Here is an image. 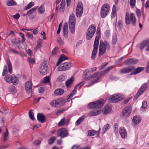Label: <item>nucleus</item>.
<instances>
[{"label": "nucleus", "mask_w": 149, "mask_h": 149, "mask_svg": "<svg viewBox=\"0 0 149 149\" xmlns=\"http://www.w3.org/2000/svg\"><path fill=\"white\" fill-rule=\"evenodd\" d=\"M104 103V100L102 99L89 103L88 105V108L92 109V110L90 111L91 116H96L100 114L101 113L100 108L103 106Z\"/></svg>", "instance_id": "1"}, {"label": "nucleus", "mask_w": 149, "mask_h": 149, "mask_svg": "<svg viewBox=\"0 0 149 149\" xmlns=\"http://www.w3.org/2000/svg\"><path fill=\"white\" fill-rule=\"evenodd\" d=\"M111 47L107 41L101 40L100 42L98 56H101L105 52L106 50H109Z\"/></svg>", "instance_id": "2"}, {"label": "nucleus", "mask_w": 149, "mask_h": 149, "mask_svg": "<svg viewBox=\"0 0 149 149\" xmlns=\"http://www.w3.org/2000/svg\"><path fill=\"white\" fill-rule=\"evenodd\" d=\"M131 21V24L133 26L136 25V19L135 16L133 13H131L130 15L128 12H127L125 15V23L127 24H129Z\"/></svg>", "instance_id": "3"}, {"label": "nucleus", "mask_w": 149, "mask_h": 149, "mask_svg": "<svg viewBox=\"0 0 149 149\" xmlns=\"http://www.w3.org/2000/svg\"><path fill=\"white\" fill-rule=\"evenodd\" d=\"M75 16L74 14H72L70 16L69 26L70 30L72 34L74 33L75 32Z\"/></svg>", "instance_id": "4"}, {"label": "nucleus", "mask_w": 149, "mask_h": 149, "mask_svg": "<svg viewBox=\"0 0 149 149\" xmlns=\"http://www.w3.org/2000/svg\"><path fill=\"white\" fill-rule=\"evenodd\" d=\"M96 26L95 24L91 25L88 29L86 35V39L90 40L94 35L96 31Z\"/></svg>", "instance_id": "5"}, {"label": "nucleus", "mask_w": 149, "mask_h": 149, "mask_svg": "<svg viewBox=\"0 0 149 149\" xmlns=\"http://www.w3.org/2000/svg\"><path fill=\"white\" fill-rule=\"evenodd\" d=\"M99 39V37L98 36H97L95 38L94 41L93 45V49L92 51L91 56V58L93 59H94L96 56L97 49L98 47Z\"/></svg>", "instance_id": "6"}, {"label": "nucleus", "mask_w": 149, "mask_h": 149, "mask_svg": "<svg viewBox=\"0 0 149 149\" xmlns=\"http://www.w3.org/2000/svg\"><path fill=\"white\" fill-rule=\"evenodd\" d=\"M110 9L109 5L108 3L104 4L101 7L100 15L102 18L105 17L108 14Z\"/></svg>", "instance_id": "7"}, {"label": "nucleus", "mask_w": 149, "mask_h": 149, "mask_svg": "<svg viewBox=\"0 0 149 149\" xmlns=\"http://www.w3.org/2000/svg\"><path fill=\"white\" fill-rule=\"evenodd\" d=\"M132 111L131 107L127 106L125 107L120 113L121 116L125 118H127L130 115Z\"/></svg>", "instance_id": "8"}, {"label": "nucleus", "mask_w": 149, "mask_h": 149, "mask_svg": "<svg viewBox=\"0 0 149 149\" xmlns=\"http://www.w3.org/2000/svg\"><path fill=\"white\" fill-rule=\"evenodd\" d=\"M47 63V61H44L40 65L39 72L42 75H45L47 73L48 67Z\"/></svg>", "instance_id": "9"}, {"label": "nucleus", "mask_w": 149, "mask_h": 149, "mask_svg": "<svg viewBox=\"0 0 149 149\" xmlns=\"http://www.w3.org/2000/svg\"><path fill=\"white\" fill-rule=\"evenodd\" d=\"M65 0H62L60 4L59 8V6L56 5V8L55 9V12L56 13H59L62 14L65 10Z\"/></svg>", "instance_id": "10"}, {"label": "nucleus", "mask_w": 149, "mask_h": 149, "mask_svg": "<svg viewBox=\"0 0 149 149\" xmlns=\"http://www.w3.org/2000/svg\"><path fill=\"white\" fill-rule=\"evenodd\" d=\"M83 11V5L81 2H79L77 6L76 15L77 17H80L82 15Z\"/></svg>", "instance_id": "11"}, {"label": "nucleus", "mask_w": 149, "mask_h": 149, "mask_svg": "<svg viewBox=\"0 0 149 149\" xmlns=\"http://www.w3.org/2000/svg\"><path fill=\"white\" fill-rule=\"evenodd\" d=\"M147 87V84L146 83L143 84L135 96L134 99H137L145 91Z\"/></svg>", "instance_id": "12"}, {"label": "nucleus", "mask_w": 149, "mask_h": 149, "mask_svg": "<svg viewBox=\"0 0 149 149\" xmlns=\"http://www.w3.org/2000/svg\"><path fill=\"white\" fill-rule=\"evenodd\" d=\"M70 68V63L66 62L62 64L57 69L59 71H63L69 69Z\"/></svg>", "instance_id": "13"}, {"label": "nucleus", "mask_w": 149, "mask_h": 149, "mask_svg": "<svg viewBox=\"0 0 149 149\" xmlns=\"http://www.w3.org/2000/svg\"><path fill=\"white\" fill-rule=\"evenodd\" d=\"M123 97L119 95L111 96L109 98V102H110L116 103L122 100Z\"/></svg>", "instance_id": "14"}, {"label": "nucleus", "mask_w": 149, "mask_h": 149, "mask_svg": "<svg viewBox=\"0 0 149 149\" xmlns=\"http://www.w3.org/2000/svg\"><path fill=\"white\" fill-rule=\"evenodd\" d=\"M134 70V66H130L120 69V72L122 74H126L133 72Z\"/></svg>", "instance_id": "15"}, {"label": "nucleus", "mask_w": 149, "mask_h": 149, "mask_svg": "<svg viewBox=\"0 0 149 149\" xmlns=\"http://www.w3.org/2000/svg\"><path fill=\"white\" fill-rule=\"evenodd\" d=\"M68 135V134L65 129L62 128L59 129L57 132V136H60L61 138H63L66 137Z\"/></svg>", "instance_id": "16"}, {"label": "nucleus", "mask_w": 149, "mask_h": 149, "mask_svg": "<svg viewBox=\"0 0 149 149\" xmlns=\"http://www.w3.org/2000/svg\"><path fill=\"white\" fill-rule=\"evenodd\" d=\"M33 85L31 82L28 81L26 82L25 86V89L28 93H30L32 90Z\"/></svg>", "instance_id": "17"}, {"label": "nucleus", "mask_w": 149, "mask_h": 149, "mask_svg": "<svg viewBox=\"0 0 149 149\" xmlns=\"http://www.w3.org/2000/svg\"><path fill=\"white\" fill-rule=\"evenodd\" d=\"M138 62L137 59L130 58L127 59L124 62V63L125 65H134L137 63Z\"/></svg>", "instance_id": "18"}, {"label": "nucleus", "mask_w": 149, "mask_h": 149, "mask_svg": "<svg viewBox=\"0 0 149 149\" xmlns=\"http://www.w3.org/2000/svg\"><path fill=\"white\" fill-rule=\"evenodd\" d=\"M63 100L61 99H59L52 101L50 103V105L54 107H58L62 104Z\"/></svg>", "instance_id": "19"}, {"label": "nucleus", "mask_w": 149, "mask_h": 149, "mask_svg": "<svg viewBox=\"0 0 149 149\" xmlns=\"http://www.w3.org/2000/svg\"><path fill=\"white\" fill-rule=\"evenodd\" d=\"M101 77L100 73L99 72L94 73L92 75L90 79L92 78H95V79L91 82V84L93 85L94 84L97 82L99 78Z\"/></svg>", "instance_id": "20"}, {"label": "nucleus", "mask_w": 149, "mask_h": 149, "mask_svg": "<svg viewBox=\"0 0 149 149\" xmlns=\"http://www.w3.org/2000/svg\"><path fill=\"white\" fill-rule=\"evenodd\" d=\"M119 133L121 137L123 138H125L127 136V131L125 128L123 127H121L119 128Z\"/></svg>", "instance_id": "21"}, {"label": "nucleus", "mask_w": 149, "mask_h": 149, "mask_svg": "<svg viewBox=\"0 0 149 149\" xmlns=\"http://www.w3.org/2000/svg\"><path fill=\"white\" fill-rule=\"evenodd\" d=\"M36 10V8H33L27 12L26 15L28 16L29 18L31 19L34 18V16L32 15L34 13Z\"/></svg>", "instance_id": "22"}, {"label": "nucleus", "mask_w": 149, "mask_h": 149, "mask_svg": "<svg viewBox=\"0 0 149 149\" xmlns=\"http://www.w3.org/2000/svg\"><path fill=\"white\" fill-rule=\"evenodd\" d=\"M37 120L41 123H43L45 121V117L42 113H38L37 116Z\"/></svg>", "instance_id": "23"}, {"label": "nucleus", "mask_w": 149, "mask_h": 149, "mask_svg": "<svg viewBox=\"0 0 149 149\" xmlns=\"http://www.w3.org/2000/svg\"><path fill=\"white\" fill-rule=\"evenodd\" d=\"M63 31L64 36L66 38H67V35L68 33V28L67 23L64 24L63 27Z\"/></svg>", "instance_id": "24"}, {"label": "nucleus", "mask_w": 149, "mask_h": 149, "mask_svg": "<svg viewBox=\"0 0 149 149\" xmlns=\"http://www.w3.org/2000/svg\"><path fill=\"white\" fill-rule=\"evenodd\" d=\"M145 69L144 67H139L136 69L134 68V70L133 72L131 73V75H134L137 74L143 71Z\"/></svg>", "instance_id": "25"}, {"label": "nucleus", "mask_w": 149, "mask_h": 149, "mask_svg": "<svg viewBox=\"0 0 149 149\" xmlns=\"http://www.w3.org/2000/svg\"><path fill=\"white\" fill-rule=\"evenodd\" d=\"M11 83L15 85H17L19 82V79L17 77L14 75L11 76Z\"/></svg>", "instance_id": "26"}, {"label": "nucleus", "mask_w": 149, "mask_h": 149, "mask_svg": "<svg viewBox=\"0 0 149 149\" xmlns=\"http://www.w3.org/2000/svg\"><path fill=\"white\" fill-rule=\"evenodd\" d=\"M6 63L8 68L9 72L11 74L12 72V68L11 63L9 59H7L6 61Z\"/></svg>", "instance_id": "27"}, {"label": "nucleus", "mask_w": 149, "mask_h": 149, "mask_svg": "<svg viewBox=\"0 0 149 149\" xmlns=\"http://www.w3.org/2000/svg\"><path fill=\"white\" fill-rule=\"evenodd\" d=\"M69 121V119L65 120L64 118H63L58 123V126L59 127L61 126L64 125L66 123L68 124Z\"/></svg>", "instance_id": "28"}, {"label": "nucleus", "mask_w": 149, "mask_h": 149, "mask_svg": "<svg viewBox=\"0 0 149 149\" xmlns=\"http://www.w3.org/2000/svg\"><path fill=\"white\" fill-rule=\"evenodd\" d=\"M67 58L63 54H62L60 56L58 61L56 64L57 66H58L59 64L61 63L63 61H65L67 59Z\"/></svg>", "instance_id": "29"}, {"label": "nucleus", "mask_w": 149, "mask_h": 149, "mask_svg": "<svg viewBox=\"0 0 149 149\" xmlns=\"http://www.w3.org/2000/svg\"><path fill=\"white\" fill-rule=\"evenodd\" d=\"M9 91L12 93H17V90L15 86L10 85L8 88Z\"/></svg>", "instance_id": "30"}, {"label": "nucleus", "mask_w": 149, "mask_h": 149, "mask_svg": "<svg viewBox=\"0 0 149 149\" xmlns=\"http://www.w3.org/2000/svg\"><path fill=\"white\" fill-rule=\"evenodd\" d=\"M141 119L139 117L135 116L133 118L132 121L134 124L136 125L138 124L141 122Z\"/></svg>", "instance_id": "31"}, {"label": "nucleus", "mask_w": 149, "mask_h": 149, "mask_svg": "<svg viewBox=\"0 0 149 149\" xmlns=\"http://www.w3.org/2000/svg\"><path fill=\"white\" fill-rule=\"evenodd\" d=\"M66 75L64 74L60 75L58 78V80L60 82L64 81L66 78Z\"/></svg>", "instance_id": "32"}, {"label": "nucleus", "mask_w": 149, "mask_h": 149, "mask_svg": "<svg viewBox=\"0 0 149 149\" xmlns=\"http://www.w3.org/2000/svg\"><path fill=\"white\" fill-rule=\"evenodd\" d=\"M64 92V90L61 88L57 89L54 91V93L58 95H61Z\"/></svg>", "instance_id": "33"}, {"label": "nucleus", "mask_w": 149, "mask_h": 149, "mask_svg": "<svg viewBox=\"0 0 149 149\" xmlns=\"http://www.w3.org/2000/svg\"><path fill=\"white\" fill-rule=\"evenodd\" d=\"M116 14V8L115 5L113 6L112 11L111 14V17L112 18H114Z\"/></svg>", "instance_id": "34"}, {"label": "nucleus", "mask_w": 149, "mask_h": 149, "mask_svg": "<svg viewBox=\"0 0 149 149\" xmlns=\"http://www.w3.org/2000/svg\"><path fill=\"white\" fill-rule=\"evenodd\" d=\"M86 116L85 115H83L81 117H80L76 121V124L77 125H79L84 120Z\"/></svg>", "instance_id": "35"}, {"label": "nucleus", "mask_w": 149, "mask_h": 149, "mask_svg": "<svg viewBox=\"0 0 149 149\" xmlns=\"http://www.w3.org/2000/svg\"><path fill=\"white\" fill-rule=\"evenodd\" d=\"M74 80V78L72 77L70 78L67 80L65 82V85L67 87H69Z\"/></svg>", "instance_id": "36"}, {"label": "nucleus", "mask_w": 149, "mask_h": 149, "mask_svg": "<svg viewBox=\"0 0 149 149\" xmlns=\"http://www.w3.org/2000/svg\"><path fill=\"white\" fill-rule=\"evenodd\" d=\"M89 72L88 70H86L84 72L83 75V77L87 80H89V76L88 74Z\"/></svg>", "instance_id": "37"}, {"label": "nucleus", "mask_w": 149, "mask_h": 149, "mask_svg": "<svg viewBox=\"0 0 149 149\" xmlns=\"http://www.w3.org/2000/svg\"><path fill=\"white\" fill-rule=\"evenodd\" d=\"M148 44V40H145L142 42L140 45V48L142 50Z\"/></svg>", "instance_id": "38"}, {"label": "nucleus", "mask_w": 149, "mask_h": 149, "mask_svg": "<svg viewBox=\"0 0 149 149\" xmlns=\"http://www.w3.org/2000/svg\"><path fill=\"white\" fill-rule=\"evenodd\" d=\"M111 111V109L110 106L106 105L105 107V109L104 111V113L106 114L110 112Z\"/></svg>", "instance_id": "39"}, {"label": "nucleus", "mask_w": 149, "mask_h": 149, "mask_svg": "<svg viewBox=\"0 0 149 149\" xmlns=\"http://www.w3.org/2000/svg\"><path fill=\"white\" fill-rule=\"evenodd\" d=\"M4 80L9 84L11 83V76L10 75H7L4 78Z\"/></svg>", "instance_id": "40"}, {"label": "nucleus", "mask_w": 149, "mask_h": 149, "mask_svg": "<svg viewBox=\"0 0 149 149\" xmlns=\"http://www.w3.org/2000/svg\"><path fill=\"white\" fill-rule=\"evenodd\" d=\"M110 126L109 124H107L104 125L102 127V130L103 133H104L107 130L110 128Z\"/></svg>", "instance_id": "41"}, {"label": "nucleus", "mask_w": 149, "mask_h": 149, "mask_svg": "<svg viewBox=\"0 0 149 149\" xmlns=\"http://www.w3.org/2000/svg\"><path fill=\"white\" fill-rule=\"evenodd\" d=\"M67 109L66 108H62L57 110L56 112V115H58L61 113H63L64 111L66 110Z\"/></svg>", "instance_id": "42"}, {"label": "nucleus", "mask_w": 149, "mask_h": 149, "mask_svg": "<svg viewBox=\"0 0 149 149\" xmlns=\"http://www.w3.org/2000/svg\"><path fill=\"white\" fill-rule=\"evenodd\" d=\"M117 41V36L116 34H114L113 36L112 43L113 45L116 44Z\"/></svg>", "instance_id": "43"}, {"label": "nucleus", "mask_w": 149, "mask_h": 149, "mask_svg": "<svg viewBox=\"0 0 149 149\" xmlns=\"http://www.w3.org/2000/svg\"><path fill=\"white\" fill-rule=\"evenodd\" d=\"M7 4L8 6H13L16 4L13 0H8Z\"/></svg>", "instance_id": "44"}, {"label": "nucleus", "mask_w": 149, "mask_h": 149, "mask_svg": "<svg viewBox=\"0 0 149 149\" xmlns=\"http://www.w3.org/2000/svg\"><path fill=\"white\" fill-rule=\"evenodd\" d=\"M42 40L41 39L39 38L37 41V44L36 48L38 49L42 47L41 45Z\"/></svg>", "instance_id": "45"}, {"label": "nucleus", "mask_w": 149, "mask_h": 149, "mask_svg": "<svg viewBox=\"0 0 149 149\" xmlns=\"http://www.w3.org/2000/svg\"><path fill=\"white\" fill-rule=\"evenodd\" d=\"M56 138L55 136H52L48 140V143L50 145L52 144L56 139Z\"/></svg>", "instance_id": "46"}, {"label": "nucleus", "mask_w": 149, "mask_h": 149, "mask_svg": "<svg viewBox=\"0 0 149 149\" xmlns=\"http://www.w3.org/2000/svg\"><path fill=\"white\" fill-rule=\"evenodd\" d=\"M8 130L7 129L6 132L3 133V141H5L7 140L8 139Z\"/></svg>", "instance_id": "47"}, {"label": "nucleus", "mask_w": 149, "mask_h": 149, "mask_svg": "<svg viewBox=\"0 0 149 149\" xmlns=\"http://www.w3.org/2000/svg\"><path fill=\"white\" fill-rule=\"evenodd\" d=\"M88 132V135L90 136H93L96 134V132L94 130H90Z\"/></svg>", "instance_id": "48"}, {"label": "nucleus", "mask_w": 149, "mask_h": 149, "mask_svg": "<svg viewBox=\"0 0 149 149\" xmlns=\"http://www.w3.org/2000/svg\"><path fill=\"white\" fill-rule=\"evenodd\" d=\"M38 12L40 14L43 13L45 11V8L43 6L41 5L38 9Z\"/></svg>", "instance_id": "49"}, {"label": "nucleus", "mask_w": 149, "mask_h": 149, "mask_svg": "<svg viewBox=\"0 0 149 149\" xmlns=\"http://www.w3.org/2000/svg\"><path fill=\"white\" fill-rule=\"evenodd\" d=\"M136 0H130V7L132 8H134L135 6Z\"/></svg>", "instance_id": "50"}, {"label": "nucleus", "mask_w": 149, "mask_h": 149, "mask_svg": "<svg viewBox=\"0 0 149 149\" xmlns=\"http://www.w3.org/2000/svg\"><path fill=\"white\" fill-rule=\"evenodd\" d=\"M34 5V3L31 2L29 3L25 7V9L27 10L31 8Z\"/></svg>", "instance_id": "51"}, {"label": "nucleus", "mask_w": 149, "mask_h": 149, "mask_svg": "<svg viewBox=\"0 0 149 149\" xmlns=\"http://www.w3.org/2000/svg\"><path fill=\"white\" fill-rule=\"evenodd\" d=\"M57 42L60 45H63L64 43L62 40L61 39V37H58L57 39Z\"/></svg>", "instance_id": "52"}, {"label": "nucleus", "mask_w": 149, "mask_h": 149, "mask_svg": "<svg viewBox=\"0 0 149 149\" xmlns=\"http://www.w3.org/2000/svg\"><path fill=\"white\" fill-rule=\"evenodd\" d=\"M41 141L39 139L35 140L33 143L34 145L38 146L40 144Z\"/></svg>", "instance_id": "53"}, {"label": "nucleus", "mask_w": 149, "mask_h": 149, "mask_svg": "<svg viewBox=\"0 0 149 149\" xmlns=\"http://www.w3.org/2000/svg\"><path fill=\"white\" fill-rule=\"evenodd\" d=\"M29 115L30 118L33 120H35V118L34 117L33 113L32 112L31 110H30L29 112Z\"/></svg>", "instance_id": "54"}, {"label": "nucleus", "mask_w": 149, "mask_h": 149, "mask_svg": "<svg viewBox=\"0 0 149 149\" xmlns=\"http://www.w3.org/2000/svg\"><path fill=\"white\" fill-rule=\"evenodd\" d=\"M9 53H13L15 54H18V52L16 50L11 49H9L8 50Z\"/></svg>", "instance_id": "55"}, {"label": "nucleus", "mask_w": 149, "mask_h": 149, "mask_svg": "<svg viewBox=\"0 0 149 149\" xmlns=\"http://www.w3.org/2000/svg\"><path fill=\"white\" fill-rule=\"evenodd\" d=\"M118 125L117 123H115L114 125V132L116 134L118 133Z\"/></svg>", "instance_id": "56"}, {"label": "nucleus", "mask_w": 149, "mask_h": 149, "mask_svg": "<svg viewBox=\"0 0 149 149\" xmlns=\"http://www.w3.org/2000/svg\"><path fill=\"white\" fill-rule=\"evenodd\" d=\"M1 111L2 114L5 115L7 114L8 112L7 110L3 107L1 108Z\"/></svg>", "instance_id": "57"}, {"label": "nucleus", "mask_w": 149, "mask_h": 149, "mask_svg": "<svg viewBox=\"0 0 149 149\" xmlns=\"http://www.w3.org/2000/svg\"><path fill=\"white\" fill-rule=\"evenodd\" d=\"M77 91L76 90L74 89L72 93L70 94L69 96V98H72L74 95L76 93Z\"/></svg>", "instance_id": "58"}, {"label": "nucleus", "mask_w": 149, "mask_h": 149, "mask_svg": "<svg viewBox=\"0 0 149 149\" xmlns=\"http://www.w3.org/2000/svg\"><path fill=\"white\" fill-rule=\"evenodd\" d=\"M49 76H46L44 78L43 82L44 83H48L49 82Z\"/></svg>", "instance_id": "59"}, {"label": "nucleus", "mask_w": 149, "mask_h": 149, "mask_svg": "<svg viewBox=\"0 0 149 149\" xmlns=\"http://www.w3.org/2000/svg\"><path fill=\"white\" fill-rule=\"evenodd\" d=\"M71 149H81V147L79 145H74L72 146Z\"/></svg>", "instance_id": "60"}, {"label": "nucleus", "mask_w": 149, "mask_h": 149, "mask_svg": "<svg viewBox=\"0 0 149 149\" xmlns=\"http://www.w3.org/2000/svg\"><path fill=\"white\" fill-rule=\"evenodd\" d=\"M58 48L57 47H55L52 51V53L53 55H56L58 52Z\"/></svg>", "instance_id": "61"}, {"label": "nucleus", "mask_w": 149, "mask_h": 149, "mask_svg": "<svg viewBox=\"0 0 149 149\" xmlns=\"http://www.w3.org/2000/svg\"><path fill=\"white\" fill-rule=\"evenodd\" d=\"M147 106V102L146 101H144L142 104V106L141 108V109L143 108V109H144Z\"/></svg>", "instance_id": "62"}, {"label": "nucleus", "mask_w": 149, "mask_h": 149, "mask_svg": "<svg viewBox=\"0 0 149 149\" xmlns=\"http://www.w3.org/2000/svg\"><path fill=\"white\" fill-rule=\"evenodd\" d=\"M118 27L121 29L123 26V22L121 20H119L118 22Z\"/></svg>", "instance_id": "63"}, {"label": "nucleus", "mask_w": 149, "mask_h": 149, "mask_svg": "<svg viewBox=\"0 0 149 149\" xmlns=\"http://www.w3.org/2000/svg\"><path fill=\"white\" fill-rule=\"evenodd\" d=\"M136 13L138 17H140L141 16V11L140 10L137 9L136 10Z\"/></svg>", "instance_id": "64"}]
</instances>
